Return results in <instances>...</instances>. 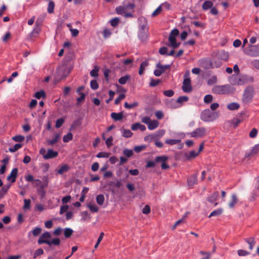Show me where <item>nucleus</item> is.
I'll list each match as a JSON object with an SVG mask.
<instances>
[{
	"label": "nucleus",
	"instance_id": "nucleus-1",
	"mask_svg": "<svg viewBox=\"0 0 259 259\" xmlns=\"http://www.w3.org/2000/svg\"><path fill=\"white\" fill-rule=\"evenodd\" d=\"M212 91L217 94H229L235 91V89L229 84L214 86Z\"/></svg>",
	"mask_w": 259,
	"mask_h": 259
},
{
	"label": "nucleus",
	"instance_id": "nucleus-2",
	"mask_svg": "<svg viewBox=\"0 0 259 259\" xmlns=\"http://www.w3.org/2000/svg\"><path fill=\"white\" fill-rule=\"evenodd\" d=\"M218 112H211L209 109H205L201 112L200 118L204 122H211L218 118Z\"/></svg>",
	"mask_w": 259,
	"mask_h": 259
},
{
	"label": "nucleus",
	"instance_id": "nucleus-3",
	"mask_svg": "<svg viewBox=\"0 0 259 259\" xmlns=\"http://www.w3.org/2000/svg\"><path fill=\"white\" fill-rule=\"evenodd\" d=\"M207 131L204 127H199L196 128L193 132L188 133L187 135L190 137L200 138L206 135Z\"/></svg>",
	"mask_w": 259,
	"mask_h": 259
},
{
	"label": "nucleus",
	"instance_id": "nucleus-4",
	"mask_svg": "<svg viewBox=\"0 0 259 259\" xmlns=\"http://www.w3.org/2000/svg\"><path fill=\"white\" fill-rule=\"evenodd\" d=\"M244 53L251 57L259 56V45H250L244 50Z\"/></svg>",
	"mask_w": 259,
	"mask_h": 259
},
{
	"label": "nucleus",
	"instance_id": "nucleus-5",
	"mask_svg": "<svg viewBox=\"0 0 259 259\" xmlns=\"http://www.w3.org/2000/svg\"><path fill=\"white\" fill-rule=\"evenodd\" d=\"M253 96V90L251 88H247L244 91L242 101L243 103L247 104L250 103Z\"/></svg>",
	"mask_w": 259,
	"mask_h": 259
},
{
	"label": "nucleus",
	"instance_id": "nucleus-6",
	"mask_svg": "<svg viewBox=\"0 0 259 259\" xmlns=\"http://www.w3.org/2000/svg\"><path fill=\"white\" fill-rule=\"evenodd\" d=\"M156 67L157 69L154 70V74L156 76H160L166 69L170 67V66L169 65H162L158 63L156 64Z\"/></svg>",
	"mask_w": 259,
	"mask_h": 259
},
{
	"label": "nucleus",
	"instance_id": "nucleus-7",
	"mask_svg": "<svg viewBox=\"0 0 259 259\" xmlns=\"http://www.w3.org/2000/svg\"><path fill=\"white\" fill-rule=\"evenodd\" d=\"M51 235L49 232H46L43 233L41 236L39 237L38 240V243L41 244L42 243H46L47 244H49V239L51 238Z\"/></svg>",
	"mask_w": 259,
	"mask_h": 259
},
{
	"label": "nucleus",
	"instance_id": "nucleus-8",
	"mask_svg": "<svg viewBox=\"0 0 259 259\" xmlns=\"http://www.w3.org/2000/svg\"><path fill=\"white\" fill-rule=\"evenodd\" d=\"M182 89L184 92L186 93L190 92L192 91L191 86V80L189 78H185L183 81Z\"/></svg>",
	"mask_w": 259,
	"mask_h": 259
},
{
	"label": "nucleus",
	"instance_id": "nucleus-9",
	"mask_svg": "<svg viewBox=\"0 0 259 259\" xmlns=\"http://www.w3.org/2000/svg\"><path fill=\"white\" fill-rule=\"evenodd\" d=\"M18 171V170L17 168H13L10 174L8 176L7 180L11 181L12 183H14L16 181Z\"/></svg>",
	"mask_w": 259,
	"mask_h": 259
},
{
	"label": "nucleus",
	"instance_id": "nucleus-10",
	"mask_svg": "<svg viewBox=\"0 0 259 259\" xmlns=\"http://www.w3.org/2000/svg\"><path fill=\"white\" fill-rule=\"evenodd\" d=\"M58 155L57 152L53 151L52 149H49L46 155H44V158L45 159H49L56 157Z\"/></svg>",
	"mask_w": 259,
	"mask_h": 259
},
{
	"label": "nucleus",
	"instance_id": "nucleus-11",
	"mask_svg": "<svg viewBox=\"0 0 259 259\" xmlns=\"http://www.w3.org/2000/svg\"><path fill=\"white\" fill-rule=\"evenodd\" d=\"M206 62L207 63L206 66V68H214V67H219L222 65V62L220 61H211L210 60H207Z\"/></svg>",
	"mask_w": 259,
	"mask_h": 259
},
{
	"label": "nucleus",
	"instance_id": "nucleus-12",
	"mask_svg": "<svg viewBox=\"0 0 259 259\" xmlns=\"http://www.w3.org/2000/svg\"><path fill=\"white\" fill-rule=\"evenodd\" d=\"M217 56L220 59L227 61L229 59V54L224 50H221L217 53Z\"/></svg>",
	"mask_w": 259,
	"mask_h": 259
},
{
	"label": "nucleus",
	"instance_id": "nucleus-13",
	"mask_svg": "<svg viewBox=\"0 0 259 259\" xmlns=\"http://www.w3.org/2000/svg\"><path fill=\"white\" fill-rule=\"evenodd\" d=\"M168 41L169 44L168 45L173 48H177L180 46V43L177 42L175 36L169 35L168 37Z\"/></svg>",
	"mask_w": 259,
	"mask_h": 259
},
{
	"label": "nucleus",
	"instance_id": "nucleus-14",
	"mask_svg": "<svg viewBox=\"0 0 259 259\" xmlns=\"http://www.w3.org/2000/svg\"><path fill=\"white\" fill-rule=\"evenodd\" d=\"M197 177L196 175H193L187 180L188 185L190 187H192L197 184Z\"/></svg>",
	"mask_w": 259,
	"mask_h": 259
},
{
	"label": "nucleus",
	"instance_id": "nucleus-15",
	"mask_svg": "<svg viewBox=\"0 0 259 259\" xmlns=\"http://www.w3.org/2000/svg\"><path fill=\"white\" fill-rule=\"evenodd\" d=\"M61 137V135L60 134H55L54 138L52 140H47V143L48 145H54L56 144L58 141L60 140Z\"/></svg>",
	"mask_w": 259,
	"mask_h": 259
},
{
	"label": "nucleus",
	"instance_id": "nucleus-16",
	"mask_svg": "<svg viewBox=\"0 0 259 259\" xmlns=\"http://www.w3.org/2000/svg\"><path fill=\"white\" fill-rule=\"evenodd\" d=\"M131 129L133 131H136L139 129L141 131L143 132L146 130V127L144 125L141 124L140 123H136L132 125Z\"/></svg>",
	"mask_w": 259,
	"mask_h": 259
},
{
	"label": "nucleus",
	"instance_id": "nucleus-17",
	"mask_svg": "<svg viewBox=\"0 0 259 259\" xmlns=\"http://www.w3.org/2000/svg\"><path fill=\"white\" fill-rule=\"evenodd\" d=\"M245 241L249 244V249L252 250L255 245V243L254 238L251 237L245 238Z\"/></svg>",
	"mask_w": 259,
	"mask_h": 259
},
{
	"label": "nucleus",
	"instance_id": "nucleus-18",
	"mask_svg": "<svg viewBox=\"0 0 259 259\" xmlns=\"http://www.w3.org/2000/svg\"><path fill=\"white\" fill-rule=\"evenodd\" d=\"M123 116V114L122 112H120L119 113L113 112L111 114V117L112 119H113L115 121L120 120L122 119Z\"/></svg>",
	"mask_w": 259,
	"mask_h": 259
},
{
	"label": "nucleus",
	"instance_id": "nucleus-19",
	"mask_svg": "<svg viewBox=\"0 0 259 259\" xmlns=\"http://www.w3.org/2000/svg\"><path fill=\"white\" fill-rule=\"evenodd\" d=\"M219 195V193L218 192H214L207 197V200L209 202L213 203L217 199Z\"/></svg>",
	"mask_w": 259,
	"mask_h": 259
},
{
	"label": "nucleus",
	"instance_id": "nucleus-20",
	"mask_svg": "<svg viewBox=\"0 0 259 259\" xmlns=\"http://www.w3.org/2000/svg\"><path fill=\"white\" fill-rule=\"evenodd\" d=\"M159 125V122L156 120L150 121L148 125V128L150 130H153L156 128Z\"/></svg>",
	"mask_w": 259,
	"mask_h": 259
},
{
	"label": "nucleus",
	"instance_id": "nucleus-21",
	"mask_svg": "<svg viewBox=\"0 0 259 259\" xmlns=\"http://www.w3.org/2000/svg\"><path fill=\"white\" fill-rule=\"evenodd\" d=\"M238 199L236 194H233L231 196V200L229 203V206L231 208H233L235 205L237 203Z\"/></svg>",
	"mask_w": 259,
	"mask_h": 259
},
{
	"label": "nucleus",
	"instance_id": "nucleus-22",
	"mask_svg": "<svg viewBox=\"0 0 259 259\" xmlns=\"http://www.w3.org/2000/svg\"><path fill=\"white\" fill-rule=\"evenodd\" d=\"M213 4L211 1H206L204 2L202 6V8L203 10L206 11L208 10L209 9H211V8L213 6Z\"/></svg>",
	"mask_w": 259,
	"mask_h": 259
},
{
	"label": "nucleus",
	"instance_id": "nucleus-23",
	"mask_svg": "<svg viewBox=\"0 0 259 259\" xmlns=\"http://www.w3.org/2000/svg\"><path fill=\"white\" fill-rule=\"evenodd\" d=\"M148 65V62L147 61H144L142 62L141 64L139 71V74L141 75L143 74L144 71L145 69V68Z\"/></svg>",
	"mask_w": 259,
	"mask_h": 259
},
{
	"label": "nucleus",
	"instance_id": "nucleus-24",
	"mask_svg": "<svg viewBox=\"0 0 259 259\" xmlns=\"http://www.w3.org/2000/svg\"><path fill=\"white\" fill-rule=\"evenodd\" d=\"M189 98L187 96H184L180 97L177 100V103L179 107H181L183 105V103L187 102Z\"/></svg>",
	"mask_w": 259,
	"mask_h": 259
},
{
	"label": "nucleus",
	"instance_id": "nucleus-25",
	"mask_svg": "<svg viewBox=\"0 0 259 259\" xmlns=\"http://www.w3.org/2000/svg\"><path fill=\"white\" fill-rule=\"evenodd\" d=\"M239 105L237 103L233 102L230 104H228L227 105V108L228 109L230 110H237L239 108Z\"/></svg>",
	"mask_w": 259,
	"mask_h": 259
},
{
	"label": "nucleus",
	"instance_id": "nucleus-26",
	"mask_svg": "<svg viewBox=\"0 0 259 259\" xmlns=\"http://www.w3.org/2000/svg\"><path fill=\"white\" fill-rule=\"evenodd\" d=\"M223 212V209L222 208H219L217 210H213L212 212L210 213L209 215V218L211 217H217L220 215Z\"/></svg>",
	"mask_w": 259,
	"mask_h": 259
},
{
	"label": "nucleus",
	"instance_id": "nucleus-27",
	"mask_svg": "<svg viewBox=\"0 0 259 259\" xmlns=\"http://www.w3.org/2000/svg\"><path fill=\"white\" fill-rule=\"evenodd\" d=\"M131 76L129 75H126L124 76L120 77L118 79V82L121 84H124L126 83L127 81L130 80Z\"/></svg>",
	"mask_w": 259,
	"mask_h": 259
},
{
	"label": "nucleus",
	"instance_id": "nucleus-28",
	"mask_svg": "<svg viewBox=\"0 0 259 259\" xmlns=\"http://www.w3.org/2000/svg\"><path fill=\"white\" fill-rule=\"evenodd\" d=\"M35 25H36V26L33 29V30L31 32L32 35L34 36L38 35L40 31V27L38 25V24H37V21H36V22L35 23Z\"/></svg>",
	"mask_w": 259,
	"mask_h": 259
},
{
	"label": "nucleus",
	"instance_id": "nucleus-29",
	"mask_svg": "<svg viewBox=\"0 0 259 259\" xmlns=\"http://www.w3.org/2000/svg\"><path fill=\"white\" fill-rule=\"evenodd\" d=\"M181 142L179 139H166L165 140V143L169 145H174L179 144Z\"/></svg>",
	"mask_w": 259,
	"mask_h": 259
},
{
	"label": "nucleus",
	"instance_id": "nucleus-30",
	"mask_svg": "<svg viewBox=\"0 0 259 259\" xmlns=\"http://www.w3.org/2000/svg\"><path fill=\"white\" fill-rule=\"evenodd\" d=\"M105 200L104 196L102 194L98 195L96 197L97 203L100 205H102Z\"/></svg>",
	"mask_w": 259,
	"mask_h": 259
},
{
	"label": "nucleus",
	"instance_id": "nucleus-31",
	"mask_svg": "<svg viewBox=\"0 0 259 259\" xmlns=\"http://www.w3.org/2000/svg\"><path fill=\"white\" fill-rule=\"evenodd\" d=\"M217 82V77L213 75L207 79V82L209 85H212Z\"/></svg>",
	"mask_w": 259,
	"mask_h": 259
},
{
	"label": "nucleus",
	"instance_id": "nucleus-32",
	"mask_svg": "<svg viewBox=\"0 0 259 259\" xmlns=\"http://www.w3.org/2000/svg\"><path fill=\"white\" fill-rule=\"evenodd\" d=\"M139 37L142 41L145 40L147 37V31L139 30Z\"/></svg>",
	"mask_w": 259,
	"mask_h": 259
},
{
	"label": "nucleus",
	"instance_id": "nucleus-33",
	"mask_svg": "<svg viewBox=\"0 0 259 259\" xmlns=\"http://www.w3.org/2000/svg\"><path fill=\"white\" fill-rule=\"evenodd\" d=\"M169 107L172 109H176L179 108L178 103H177V100H171L168 104Z\"/></svg>",
	"mask_w": 259,
	"mask_h": 259
},
{
	"label": "nucleus",
	"instance_id": "nucleus-34",
	"mask_svg": "<svg viewBox=\"0 0 259 259\" xmlns=\"http://www.w3.org/2000/svg\"><path fill=\"white\" fill-rule=\"evenodd\" d=\"M81 216V221L84 222L90 219L89 213L87 211H84L80 213Z\"/></svg>",
	"mask_w": 259,
	"mask_h": 259
},
{
	"label": "nucleus",
	"instance_id": "nucleus-35",
	"mask_svg": "<svg viewBox=\"0 0 259 259\" xmlns=\"http://www.w3.org/2000/svg\"><path fill=\"white\" fill-rule=\"evenodd\" d=\"M55 8V3L53 1H50L49 3L48 6V12L49 13H53Z\"/></svg>",
	"mask_w": 259,
	"mask_h": 259
},
{
	"label": "nucleus",
	"instance_id": "nucleus-36",
	"mask_svg": "<svg viewBox=\"0 0 259 259\" xmlns=\"http://www.w3.org/2000/svg\"><path fill=\"white\" fill-rule=\"evenodd\" d=\"M69 167L67 164L62 166L58 170V173L60 175L63 174L64 172L68 171Z\"/></svg>",
	"mask_w": 259,
	"mask_h": 259
},
{
	"label": "nucleus",
	"instance_id": "nucleus-37",
	"mask_svg": "<svg viewBox=\"0 0 259 259\" xmlns=\"http://www.w3.org/2000/svg\"><path fill=\"white\" fill-rule=\"evenodd\" d=\"M122 136L125 138H130L132 136L133 133L130 130L123 129L122 130Z\"/></svg>",
	"mask_w": 259,
	"mask_h": 259
},
{
	"label": "nucleus",
	"instance_id": "nucleus-38",
	"mask_svg": "<svg viewBox=\"0 0 259 259\" xmlns=\"http://www.w3.org/2000/svg\"><path fill=\"white\" fill-rule=\"evenodd\" d=\"M240 122L241 120L238 118H234L230 121L231 126L234 128L236 127Z\"/></svg>",
	"mask_w": 259,
	"mask_h": 259
},
{
	"label": "nucleus",
	"instance_id": "nucleus-39",
	"mask_svg": "<svg viewBox=\"0 0 259 259\" xmlns=\"http://www.w3.org/2000/svg\"><path fill=\"white\" fill-rule=\"evenodd\" d=\"M73 234V230L69 228H65L64 230V236L66 238H69Z\"/></svg>",
	"mask_w": 259,
	"mask_h": 259
},
{
	"label": "nucleus",
	"instance_id": "nucleus-40",
	"mask_svg": "<svg viewBox=\"0 0 259 259\" xmlns=\"http://www.w3.org/2000/svg\"><path fill=\"white\" fill-rule=\"evenodd\" d=\"M138 105V103L137 102H134L132 104H128L127 102H125L124 106L125 108L127 109H132L135 107H137Z\"/></svg>",
	"mask_w": 259,
	"mask_h": 259
},
{
	"label": "nucleus",
	"instance_id": "nucleus-41",
	"mask_svg": "<svg viewBox=\"0 0 259 259\" xmlns=\"http://www.w3.org/2000/svg\"><path fill=\"white\" fill-rule=\"evenodd\" d=\"M66 68L65 66H62V67H60L58 68L57 69V74L58 75L61 76V78H64L65 77L66 75L63 73V71Z\"/></svg>",
	"mask_w": 259,
	"mask_h": 259
},
{
	"label": "nucleus",
	"instance_id": "nucleus-42",
	"mask_svg": "<svg viewBox=\"0 0 259 259\" xmlns=\"http://www.w3.org/2000/svg\"><path fill=\"white\" fill-rule=\"evenodd\" d=\"M73 135L71 133L64 136L63 140L64 142L67 143L71 141L72 139Z\"/></svg>",
	"mask_w": 259,
	"mask_h": 259
},
{
	"label": "nucleus",
	"instance_id": "nucleus-43",
	"mask_svg": "<svg viewBox=\"0 0 259 259\" xmlns=\"http://www.w3.org/2000/svg\"><path fill=\"white\" fill-rule=\"evenodd\" d=\"M198 152L195 151H190L188 154L186 155V157L188 159L194 158L198 155Z\"/></svg>",
	"mask_w": 259,
	"mask_h": 259
},
{
	"label": "nucleus",
	"instance_id": "nucleus-44",
	"mask_svg": "<svg viewBox=\"0 0 259 259\" xmlns=\"http://www.w3.org/2000/svg\"><path fill=\"white\" fill-rule=\"evenodd\" d=\"M168 159V157L165 155L157 156L155 158L156 162H162V163L165 162Z\"/></svg>",
	"mask_w": 259,
	"mask_h": 259
},
{
	"label": "nucleus",
	"instance_id": "nucleus-45",
	"mask_svg": "<svg viewBox=\"0 0 259 259\" xmlns=\"http://www.w3.org/2000/svg\"><path fill=\"white\" fill-rule=\"evenodd\" d=\"M213 100V97L211 95H206L204 96V102L206 104L211 103Z\"/></svg>",
	"mask_w": 259,
	"mask_h": 259
},
{
	"label": "nucleus",
	"instance_id": "nucleus-46",
	"mask_svg": "<svg viewBox=\"0 0 259 259\" xmlns=\"http://www.w3.org/2000/svg\"><path fill=\"white\" fill-rule=\"evenodd\" d=\"M238 255L240 256H246L250 254V252L243 249H239L237 250Z\"/></svg>",
	"mask_w": 259,
	"mask_h": 259
},
{
	"label": "nucleus",
	"instance_id": "nucleus-47",
	"mask_svg": "<svg viewBox=\"0 0 259 259\" xmlns=\"http://www.w3.org/2000/svg\"><path fill=\"white\" fill-rule=\"evenodd\" d=\"M22 147V144H16L14 147L10 148L9 150L11 152H15Z\"/></svg>",
	"mask_w": 259,
	"mask_h": 259
},
{
	"label": "nucleus",
	"instance_id": "nucleus-48",
	"mask_svg": "<svg viewBox=\"0 0 259 259\" xmlns=\"http://www.w3.org/2000/svg\"><path fill=\"white\" fill-rule=\"evenodd\" d=\"M49 244H48L49 246H51L52 244L59 245L60 244V240L59 238H55L51 241L49 240Z\"/></svg>",
	"mask_w": 259,
	"mask_h": 259
},
{
	"label": "nucleus",
	"instance_id": "nucleus-49",
	"mask_svg": "<svg viewBox=\"0 0 259 259\" xmlns=\"http://www.w3.org/2000/svg\"><path fill=\"white\" fill-rule=\"evenodd\" d=\"M258 153H259V144L256 145L253 147L250 153V155H253Z\"/></svg>",
	"mask_w": 259,
	"mask_h": 259
},
{
	"label": "nucleus",
	"instance_id": "nucleus-50",
	"mask_svg": "<svg viewBox=\"0 0 259 259\" xmlns=\"http://www.w3.org/2000/svg\"><path fill=\"white\" fill-rule=\"evenodd\" d=\"M99 68L95 66V68L90 72V74L92 76L97 77L98 76Z\"/></svg>",
	"mask_w": 259,
	"mask_h": 259
},
{
	"label": "nucleus",
	"instance_id": "nucleus-51",
	"mask_svg": "<svg viewBox=\"0 0 259 259\" xmlns=\"http://www.w3.org/2000/svg\"><path fill=\"white\" fill-rule=\"evenodd\" d=\"M88 207L93 212H96L98 211V207L95 204L89 203L88 204Z\"/></svg>",
	"mask_w": 259,
	"mask_h": 259
},
{
	"label": "nucleus",
	"instance_id": "nucleus-52",
	"mask_svg": "<svg viewBox=\"0 0 259 259\" xmlns=\"http://www.w3.org/2000/svg\"><path fill=\"white\" fill-rule=\"evenodd\" d=\"M123 153L127 157H130L133 154V150L125 149L123 150Z\"/></svg>",
	"mask_w": 259,
	"mask_h": 259
},
{
	"label": "nucleus",
	"instance_id": "nucleus-53",
	"mask_svg": "<svg viewBox=\"0 0 259 259\" xmlns=\"http://www.w3.org/2000/svg\"><path fill=\"white\" fill-rule=\"evenodd\" d=\"M155 139H156L155 135L154 134L147 136L144 138L145 141L148 142H151Z\"/></svg>",
	"mask_w": 259,
	"mask_h": 259
},
{
	"label": "nucleus",
	"instance_id": "nucleus-54",
	"mask_svg": "<svg viewBox=\"0 0 259 259\" xmlns=\"http://www.w3.org/2000/svg\"><path fill=\"white\" fill-rule=\"evenodd\" d=\"M110 155V153L106 152H99L97 155L98 158H108Z\"/></svg>",
	"mask_w": 259,
	"mask_h": 259
},
{
	"label": "nucleus",
	"instance_id": "nucleus-55",
	"mask_svg": "<svg viewBox=\"0 0 259 259\" xmlns=\"http://www.w3.org/2000/svg\"><path fill=\"white\" fill-rule=\"evenodd\" d=\"M12 139L16 142H20L24 140V137L21 135H17L13 137Z\"/></svg>",
	"mask_w": 259,
	"mask_h": 259
},
{
	"label": "nucleus",
	"instance_id": "nucleus-56",
	"mask_svg": "<svg viewBox=\"0 0 259 259\" xmlns=\"http://www.w3.org/2000/svg\"><path fill=\"white\" fill-rule=\"evenodd\" d=\"M119 22V19L118 18H114L110 20L111 25L113 27L116 26Z\"/></svg>",
	"mask_w": 259,
	"mask_h": 259
},
{
	"label": "nucleus",
	"instance_id": "nucleus-57",
	"mask_svg": "<svg viewBox=\"0 0 259 259\" xmlns=\"http://www.w3.org/2000/svg\"><path fill=\"white\" fill-rule=\"evenodd\" d=\"M34 96L36 98L39 99L41 97H45V93L43 91L37 92L35 93Z\"/></svg>",
	"mask_w": 259,
	"mask_h": 259
},
{
	"label": "nucleus",
	"instance_id": "nucleus-58",
	"mask_svg": "<svg viewBox=\"0 0 259 259\" xmlns=\"http://www.w3.org/2000/svg\"><path fill=\"white\" fill-rule=\"evenodd\" d=\"M125 97V96L124 94H121L119 95V96L118 97V98H117L115 100V104L116 105H118L119 102L122 100H123V99H124Z\"/></svg>",
	"mask_w": 259,
	"mask_h": 259
},
{
	"label": "nucleus",
	"instance_id": "nucleus-59",
	"mask_svg": "<svg viewBox=\"0 0 259 259\" xmlns=\"http://www.w3.org/2000/svg\"><path fill=\"white\" fill-rule=\"evenodd\" d=\"M99 87L98 83L96 80H92L91 81V88L93 90H97Z\"/></svg>",
	"mask_w": 259,
	"mask_h": 259
},
{
	"label": "nucleus",
	"instance_id": "nucleus-60",
	"mask_svg": "<svg viewBox=\"0 0 259 259\" xmlns=\"http://www.w3.org/2000/svg\"><path fill=\"white\" fill-rule=\"evenodd\" d=\"M64 122V120L62 118H59L56 120L55 126L56 128H59L62 126Z\"/></svg>",
	"mask_w": 259,
	"mask_h": 259
},
{
	"label": "nucleus",
	"instance_id": "nucleus-61",
	"mask_svg": "<svg viewBox=\"0 0 259 259\" xmlns=\"http://www.w3.org/2000/svg\"><path fill=\"white\" fill-rule=\"evenodd\" d=\"M251 65L255 69L259 70V60H254L251 62Z\"/></svg>",
	"mask_w": 259,
	"mask_h": 259
},
{
	"label": "nucleus",
	"instance_id": "nucleus-62",
	"mask_svg": "<svg viewBox=\"0 0 259 259\" xmlns=\"http://www.w3.org/2000/svg\"><path fill=\"white\" fill-rule=\"evenodd\" d=\"M162 11L161 5L159 6L152 14V17H155L158 15Z\"/></svg>",
	"mask_w": 259,
	"mask_h": 259
},
{
	"label": "nucleus",
	"instance_id": "nucleus-63",
	"mask_svg": "<svg viewBox=\"0 0 259 259\" xmlns=\"http://www.w3.org/2000/svg\"><path fill=\"white\" fill-rule=\"evenodd\" d=\"M41 231V229L40 228L36 227L32 230V233L34 236H36L40 233Z\"/></svg>",
	"mask_w": 259,
	"mask_h": 259
},
{
	"label": "nucleus",
	"instance_id": "nucleus-64",
	"mask_svg": "<svg viewBox=\"0 0 259 259\" xmlns=\"http://www.w3.org/2000/svg\"><path fill=\"white\" fill-rule=\"evenodd\" d=\"M200 253L201 255H204V257H203L201 259H210V253L208 252H204L203 251H201L200 252Z\"/></svg>",
	"mask_w": 259,
	"mask_h": 259
}]
</instances>
